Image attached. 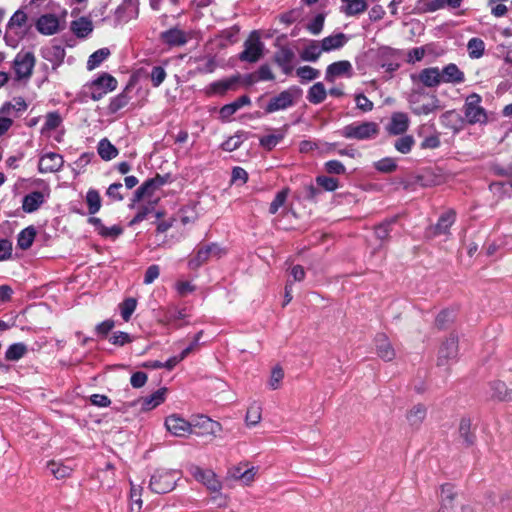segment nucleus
<instances>
[{
	"label": "nucleus",
	"mask_w": 512,
	"mask_h": 512,
	"mask_svg": "<svg viewBox=\"0 0 512 512\" xmlns=\"http://www.w3.org/2000/svg\"><path fill=\"white\" fill-rule=\"evenodd\" d=\"M327 96V91L322 82H317L313 84L307 93V100L312 104H320L322 103Z\"/></svg>",
	"instance_id": "38"
},
{
	"label": "nucleus",
	"mask_w": 512,
	"mask_h": 512,
	"mask_svg": "<svg viewBox=\"0 0 512 512\" xmlns=\"http://www.w3.org/2000/svg\"><path fill=\"white\" fill-rule=\"evenodd\" d=\"M36 237V230L33 226H28L20 231L17 236V245L22 250L29 249Z\"/></svg>",
	"instance_id": "39"
},
{
	"label": "nucleus",
	"mask_w": 512,
	"mask_h": 512,
	"mask_svg": "<svg viewBox=\"0 0 512 512\" xmlns=\"http://www.w3.org/2000/svg\"><path fill=\"white\" fill-rule=\"evenodd\" d=\"M59 19L54 14L41 15L36 22V29L43 35H53L59 31Z\"/></svg>",
	"instance_id": "18"
},
{
	"label": "nucleus",
	"mask_w": 512,
	"mask_h": 512,
	"mask_svg": "<svg viewBox=\"0 0 512 512\" xmlns=\"http://www.w3.org/2000/svg\"><path fill=\"white\" fill-rule=\"evenodd\" d=\"M47 469L56 479L69 477L73 471L72 467L54 460L47 463Z\"/></svg>",
	"instance_id": "41"
},
{
	"label": "nucleus",
	"mask_w": 512,
	"mask_h": 512,
	"mask_svg": "<svg viewBox=\"0 0 512 512\" xmlns=\"http://www.w3.org/2000/svg\"><path fill=\"white\" fill-rule=\"evenodd\" d=\"M456 492L454 486L451 483H445L441 486V504L443 507H452L453 502L456 498Z\"/></svg>",
	"instance_id": "49"
},
{
	"label": "nucleus",
	"mask_w": 512,
	"mask_h": 512,
	"mask_svg": "<svg viewBox=\"0 0 512 512\" xmlns=\"http://www.w3.org/2000/svg\"><path fill=\"white\" fill-rule=\"evenodd\" d=\"M454 312L449 309L442 310L436 317L435 323L438 328L444 329L454 320Z\"/></svg>",
	"instance_id": "61"
},
{
	"label": "nucleus",
	"mask_w": 512,
	"mask_h": 512,
	"mask_svg": "<svg viewBox=\"0 0 512 512\" xmlns=\"http://www.w3.org/2000/svg\"><path fill=\"white\" fill-rule=\"evenodd\" d=\"M375 347L378 356L384 361H391L395 357V350L385 334H377Z\"/></svg>",
	"instance_id": "22"
},
{
	"label": "nucleus",
	"mask_w": 512,
	"mask_h": 512,
	"mask_svg": "<svg viewBox=\"0 0 512 512\" xmlns=\"http://www.w3.org/2000/svg\"><path fill=\"white\" fill-rule=\"evenodd\" d=\"M288 194H289V189L284 188L275 195L273 201L270 203V206H269L270 214L274 215L278 212L279 208H281L285 204Z\"/></svg>",
	"instance_id": "51"
},
{
	"label": "nucleus",
	"mask_w": 512,
	"mask_h": 512,
	"mask_svg": "<svg viewBox=\"0 0 512 512\" xmlns=\"http://www.w3.org/2000/svg\"><path fill=\"white\" fill-rule=\"evenodd\" d=\"M324 170L331 175L345 174L346 168L339 160H329L324 164Z\"/></svg>",
	"instance_id": "60"
},
{
	"label": "nucleus",
	"mask_w": 512,
	"mask_h": 512,
	"mask_svg": "<svg viewBox=\"0 0 512 512\" xmlns=\"http://www.w3.org/2000/svg\"><path fill=\"white\" fill-rule=\"evenodd\" d=\"M194 477L201 481L210 491L218 492L222 485L220 481L216 478V475L211 470H203L197 468Z\"/></svg>",
	"instance_id": "25"
},
{
	"label": "nucleus",
	"mask_w": 512,
	"mask_h": 512,
	"mask_svg": "<svg viewBox=\"0 0 512 512\" xmlns=\"http://www.w3.org/2000/svg\"><path fill=\"white\" fill-rule=\"evenodd\" d=\"M64 159L62 155L55 152H47L40 156L38 171L42 174L55 173L62 169Z\"/></svg>",
	"instance_id": "14"
},
{
	"label": "nucleus",
	"mask_w": 512,
	"mask_h": 512,
	"mask_svg": "<svg viewBox=\"0 0 512 512\" xmlns=\"http://www.w3.org/2000/svg\"><path fill=\"white\" fill-rule=\"evenodd\" d=\"M302 89L296 85L290 86L278 95L272 97L265 107V113L271 114L293 107L302 96Z\"/></svg>",
	"instance_id": "1"
},
{
	"label": "nucleus",
	"mask_w": 512,
	"mask_h": 512,
	"mask_svg": "<svg viewBox=\"0 0 512 512\" xmlns=\"http://www.w3.org/2000/svg\"><path fill=\"white\" fill-rule=\"evenodd\" d=\"M243 133H237L234 136L229 137L225 142L222 143L221 147L224 151L232 152L238 149L243 142Z\"/></svg>",
	"instance_id": "62"
},
{
	"label": "nucleus",
	"mask_w": 512,
	"mask_h": 512,
	"mask_svg": "<svg viewBox=\"0 0 512 512\" xmlns=\"http://www.w3.org/2000/svg\"><path fill=\"white\" fill-rule=\"evenodd\" d=\"M482 98L477 93L470 94L464 104V114L470 124L485 123L487 114L481 106Z\"/></svg>",
	"instance_id": "5"
},
{
	"label": "nucleus",
	"mask_w": 512,
	"mask_h": 512,
	"mask_svg": "<svg viewBox=\"0 0 512 512\" xmlns=\"http://www.w3.org/2000/svg\"><path fill=\"white\" fill-rule=\"evenodd\" d=\"M323 52L317 41H311L300 53L303 61L316 62Z\"/></svg>",
	"instance_id": "42"
},
{
	"label": "nucleus",
	"mask_w": 512,
	"mask_h": 512,
	"mask_svg": "<svg viewBox=\"0 0 512 512\" xmlns=\"http://www.w3.org/2000/svg\"><path fill=\"white\" fill-rule=\"evenodd\" d=\"M192 434L197 436H216L222 429L219 422L212 420L208 416L198 415L191 423Z\"/></svg>",
	"instance_id": "10"
},
{
	"label": "nucleus",
	"mask_w": 512,
	"mask_h": 512,
	"mask_svg": "<svg viewBox=\"0 0 512 512\" xmlns=\"http://www.w3.org/2000/svg\"><path fill=\"white\" fill-rule=\"evenodd\" d=\"M246 424L248 426H255L261 420V407L258 404H252L246 412Z\"/></svg>",
	"instance_id": "57"
},
{
	"label": "nucleus",
	"mask_w": 512,
	"mask_h": 512,
	"mask_svg": "<svg viewBox=\"0 0 512 512\" xmlns=\"http://www.w3.org/2000/svg\"><path fill=\"white\" fill-rule=\"evenodd\" d=\"M421 82L425 87L432 88L441 84L440 69L438 67H429L422 69L417 76H412Z\"/></svg>",
	"instance_id": "19"
},
{
	"label": "nucleus",
	"mask_w": 512,
	"mask_h": 512,
	"mask_svg": "<svg viewBox=\"0 0 512 512\" xmlns=\"http://www.w3.org/2000/svg\"><path fill=\"white\" fill-rule=\"evenodd\" d=\"M169 175L156 174L155 177L147 179L134 192L131 207L141 201L144 197L152 196L153 193L167 183Z\"/></svg>",
	"instance_id": "8"
},
{
	"label": "nucleus",
	"mask_w": 512,
	"mask_h": 512,
	"mask_svg": "<svg viewBox=\"0 0 512 512\" xmlns=\"http://www.w3.org/2000/svg\"><path fill=\"white\" fill-rule=\"evenodd\" d=\"M284 138L282 133L279 134H269L260 138L259 143L260 146L264 149L270 151L275 148Z\"/></svg>",
	"instance_id": "52"
},
{
	"label": "nucleus",
	"mask_w": 512,
	"mask_h": 512,
	"mask_svg": "<svg viewBox=\"0 0 512 512\" xmlns=\"http://www.w3.org/2000/svg\"><path fill=\"white\" fill-rule=\"evenodd\" d=\"M97 152L104 161L114 159L119 153L118 149L107 138H103L98 142Z\"/></svg>",
	"instance_id": "36"
},
{
	"label": "nucleus",
	"mask_w": 512,
	"mask_h": 512,
	"mask_svg": "<svg viewBox=\"0 0 512 512\" xmlns=\"http://www.w3.org/2000/svg\"><path fill=\"white\" fill-rule=\"evenodd\" d=\"M27 109V104L22 97L13 99L12 102H6L0 109V113L4 115H13L16 117L18 113L24 112Z\"/></svg>",
	"instance_id": "37"
},
{
	"label": "nucleus",
	"mask_w": 512,
	"mask_h": 512,
	"mask_svg": "<svg viewBox=\"0 0 512 512\" xmlns=\"http://www.w3.org/2000/svg\"><path fill=\"white\" fill-rule=\"evenodd\" d=\"M346 4L344 12L347 16H354L361 14L367 10V3L365 0H341Z\"/></svg>",
	"instance_id": "45"
},
{
	"label": "nucleus",
	"mask_w": 512,
	"mask_h": 512,
	"mask_svg": "<svg viewBox=\"0 0 512 512\" xmlns=\"http://www.w3.org/2000/svg\"><path fill=\"white\" fill-rule=\"evenodd\" d=\"M348 41L347 36L339 32L334 35L327 36L321 40V48L323 52H330L342 48Z\"/></svg>",
	"instance_id": "29"
},
{
	"label": "nucleus",
	"mask_w": 512,
	"mask_h": 512,
	"mask_svg": "<svg viewBox=\"0 0 512 512\" xmlns=\"http://www.w3.org/2000/svg\"><path fill=\"white\" fill-rule=\"evenodd\" d=\"M441 83L461 84L465 81L464 72L454 63H449L440 70Z\"/></svg>",
	"instance_id": "20"
},
{
	"label": "nucleus",
	"mask_w": 512,
	"mask_h": 512,
	"mask_svg": "<svg viewBox=\"0 0 512 512\" xmlns=\"http://www.w3.org/2000/svg\"><path fill=\"white\" fill-rule=\"evenodd\" d=\"M35 66V56L32 52L18 53L14 59V71L18 80H28Z\"/></svg>",
	"instance_id": "11"
},
{
	"label": "nucleus",
	"mask_w": 512,
	"mask_h": 512,
	"mask_svg": "<svg viewBox=\"0 0 512 512\" xmlns=\"http://www.w3.org/2000/svg\"><path fill=\"white\" fill-rule=\"evenodd\" d=\"M459 436L463 439L466 446H472L475 443L476 436L471 431V420L469 418H462L459 424Z\"/></svg>",
	"instance_id": "40"
},
{
	"label": "nucleus",
	"mask_w": 512,
	"mask_h": 512,
	"mask_svg": "<svg viewBox=\"0 0 512 512\" xmlns=\"http://www.w3.org/2000/svg\"><path fill=\"white\" fill-rule=\"evenodd\" d=\"M251 103V100L249 96L242 95L239 98H237L235 101L226 104L221 107L220 109V117L222 119H229L232 115H234L240 108L243 106L249 105Z\"/></svg>",
	"instance_id": "30"
},
{
	"label": "nucleus",
	"mask_w": 512,
	"mask_h": 512,
	"mask_svg": "<svg viewBox=\"0 0 512 512\" xmlns=\"http://www.w3.org/2000/svg\"><path fill=\"white\" fill-rule=\"evenodd\" d=\"M110 55V50L108 48H101L93 52L87 61V69L89 71L94 70L100 64L105 61Z\"/></svg>",
	"instance_id": "44"
},
{
	"label": "nucleus",
	"mask_w": 512,
	"mask_h": 512,
	"mask_svg": "<svg viewBox=\"0 0 512 512\" xmlns=\"http://www.w3.org/2000/svg\"><path fill=\"white\" fill-rule=\"evenodd\" d=\"M426 414L427 408L423 404H417L407 412L406 418L410 426L419 428L424 421Z\"/></svg>",
	"instance_id": "34"
},
{
	"label": "nucleus",
	"mask_w": 512,
	"mask_h": 512,
	"mask_svg": "<svg viewBox=\"0 0 512 512\" xmlns=\"http://www.w3.org/2000/svg\"><path fill=\"white\" fill-rule=\"evenodd\" d=\"M491 397L499 401H512V389H508L502 381H494L490 384Z\"/></svg>",
	"instance_id": "35"
},
{
	"label": "nucleus",
	"mask_w": 512,
	"mask_h": 512,
	"mask_svg": "<svg viewBox=\"0 0 512 512\" xmlns=\"http://www.w3.org/2000/svg\"><path fill=\"white\" fill-rule=\"evenodd\" d=\"M167 74L165 69L162 66H154L152 67L150 73V80L153 87H159L165 80Z\"/></svg>",
	"instance_id": "59"
},
{
	"label": "nucleus",
	"mask_w": 512,
	"mask_h": 512,
	"mask_svg": "<svg viewBox=\"0 0 512 512\" xmlns=\"http://www.w3.org/2000/svg\"><path fill=\"white\" fill-rule=\"evenodd\" d=\"M374 168L381 173H391L397 169L395 159L391 157L382 158L374 163Z\"/></svg>",
	"instance_id": "53"
},
{
	"label": "nucleus",
	"mask_w": 512,
	"mask_h": 512,
	"mask_svg": "<svg viewBox=\"0 0 512 512\" xmlns=\"http://www.w3.org/2000/svg\"><path fill=\"white\" fill-rule=\"evenodd\" d=\"M296 75L301 79V82H307L318 78L320 71L311 66H301L297 68Z\"/></svg>",
	"instance_id": "54"
},
{
	"label": "nucleus",
	"mask_w": 512,
	"mask_h": 512,
	"mask_svg": "<svg viewBox=\"0 0 512 512\" xmlns=\"http://www.w3.org/2000/svg\"><path fill=\"white\" fill-rule=\"evenodd\" d=\"M44 202V194L41 191H33L23 197L22 209L26 213H33L37 211Z\"/></svg>",
	"instance_id": "27"
},
{
	"label": "nucleus",
	"mask_w": 512,
	"mask_h": 512,
	"mask_svg": "<svg viewBox=\"0 0 512 512\" xmlns=\"http://www.w3.org/2000/svg\"><path fill=\"white\" fill-rule=\"evenodd\" d=\"M129 91H130V87L127 86L121 93H119L115 97L111 98L109 106H108V112L110 114H115L128 105V103L131 100Z\"/></svg>",
	"instance_id": "33"
},
{
	"label": "nucleus",
	"mask_w": 512,
	"mask_h": 512,
	"mask_svg": "<svg viewBox=\"0 0 512 512\" xmlns=\"http://www.w3.org/2000/svg\"><path fill=\"white\" fill-rule=\"evenodd\" d=\"M42 57L51 63L52 69L56 70L64 61L66 52L63 46L53 44L41 49Z\"/></svg>",
	"instance_id": "16"
},
{
	"label": "nucleus",
	"mask_w": 512,
	"mask_h": 512,
	"mask_svg": "<svg viewBox=\"0 0 512 512\" xmlns=\"http://www.w3.org/2000/svg\"><path fill=\"white\" fill-rule=\"evenodd\" d=\"M264 44L256 31L244 42V50L239 54V60L248 63L257 62L263 55Z\"/></svg>",
	"instance_id": "7"
},
{
	"label": "nucleus",
	"mask_w": 512,
	"mask_h": 512,
	"mask_svg": "<svg viewBox=\"0 0 512 512\" xmlns=\"http://www.w3.org/2000/svg\"><path fill=\"white\" fill-rule=\"evenodd\" d=\"M456 220V213L454 210H448L440 215L437 223L433 227L434 235H445L449 232L450 227Z\"/></svg>",
	"instance_id": "28"
},
{
	"label": "nucleus",
	"mask_w": 512,
	"mask_h": 512,
	"mask_svg": "<svg viewBox=\"0 0 512 512\" xmlns=\"http://www.w3.org/2000/svg\"><path fill=\"white\" fill-rule=\"evenodd\" d=\"M180 478L177 470L157 469L151 476L149 487L157 494H165L172 491Z\"/></svg>",
	"instance_id": "3"
},
{
	"label": "nucleus",
	"mask_w": 512,
	"mask_h": 512,
	"mask_svg": "<svg viewBox=\"0 0 512 512\" xmlns=\"http://www.w3.org/2000/svg\"><path fill=\"white\" fill-rule=\"evenodd\" d=\"M315 181L319 187L327 192H333L339 188V180L334 177L319 175Z\"/></svg>",
	"instance_id": "50"
},
{
	"label": "nucleus",
	"mask_w": 512,
	"mask_h": 512,
	"mask_svg": "<svg viewBox=\"0 0 512 512\" xmlns=\"http://www.w3.org/2000/svg\"><path fill=\"white\" fill-rule=\"evenodd\" d=\"M325 17L323 14H317L313 20L307 25L308 31L313 35H318L324 26Z\"/></svg>",
	"instance_id": "64"
},
{
	"label": "nucleus",
	"mask_w": 512,
	"mask_h": 512,
	"mask_svg": "<svg viewBox=\"0 0 512 512\" xmlns=\"http://www.w3.org/2000/svg\"><path fill=\"white\" fill-rule=\"evenodd\" d=\"M485 44L482 39L474 37L468 41L467 50L472 59L480 58L484 54Z\"/></svg>",
	"instance_id": "47"
},
{
	"label": "nucleus",
	"mask_w": 512,
	"mask_h": 512,
	"mask_svg": "<svg viewBox=\"0 0 512 512\" xmlns=\"http://www.w3.org/2000/svg\"><path fill=\"white\" fill-rule=\"evenodd\" d=\"M463 0H427L423 2V10L425 12H436L442 9H458L461 7Z\"/></svg>",
	"instance_id": "26"
},
{
	"label": "nucleus",
	"mask_w": 512,
	"mask_h": 512,
	"mask_svg": "<svg viewBox=\"0 0 512 512\" xmlns=\"http://www.w3.org/2000/svg\"><path fill=\"white\" fill-rule=\"evenodd\" d=\"M409 127V118L406 113L395 112L392 114L387 130L392 135L405 133Z\"/></svg>",
	"instance_id": "21"
},
{
	"label": "nucleus",
	"mask_w": 512,
	"mask_h": 512,
	"mask_svg": "<svg viewBox=\"0 0 512 512\" xmlns=\"http://www.w3.org/2000/svg\"><path fill=\"white\" fill-rule=\"evenodd\" d=\"M109 341L116 346H124L125 344L131 343L133 341V337L123 331H116L110 337Z\"/></svg>",
	"instance_id": "63"
},
{
	"label": "nucleus",
	"mask_w": 512,
	"mask_h": 512,
	"mask_svg": "<svg viewBox=\"0 0 512 512\" xmlns=\"http://www.w3.org/2000/svg\"><path fill=\"white\" fill-rule=\"evenodd\" d=\"M295 58V52L288 46H280L273 55L274 63L285 75H290L294 70Z\"/></svg>",
	"instance_id": "12"
},
{
	"label": "nucleus",
	"mask_w": 512,
	"mask_h": 512,
	"mask_svg": "<svg viewBox=\"0 0 512 512\" xmlns=\"http://www.w3.org/2000/svg\"><path fill=\"white\" fill-rule=\"evenodd\" d=\"M62 118L58 112H50L46 115L43 131H52L60 126Z\"/></svg>",
	"instance_id": "58"
},
{
	"label": "nucleus",
	"mask_w": 512,
	"mask_h": 512,
	"mask_svg": "<svg viewBox=\"0 0 512 512\" xmlns=\"http://www.w3.org/2000/svg\"><path fill=\"white\" fill-rule=\"evenodd\" d=\"M166 429L174 436L185 437L192 434V425L178 415H170L165 419Z\"/></svg>",
	"instance_id": "15"
},
{
	"label": "nucleus",
	"mask_w": 512,
	"mask_h": 512,
	"mask_svg": "<svg viewBox=\"0 0 512 512\" xmlns=\"http://www.w3.org/2000/svg\"><path fill=\"white\" fill-rule=\"evenodd\" d=\"M86 203L89 214H96L101 208V197L99 192L95 189H89L86 194Z\"/></svg>",
	"instance_id": "46"
},
{
	"label": "nucleus",
	"mask_w": 512,
	"mask_h": 512,
	"mask_svg": "<svg viewBox=\"0 0 512 512\" xmlns=\"http://www.w3.org/2000/svg\"><path fill=\"white\" fill-rule=\"evenodd\" d=\"M27 14L22 10H17L9 19L5 34V40L8 45L15 47L18 40L23 38L27 32Z\"/></svg>",
	"instance_id": "4"
},
{
	"label": "nucleus",
	"mask_w": 512,
	"mask_h": 512,
	"mask_svg": "<svg viewBox=\"0 0 512 512\" xmlns=\"http://www.w3.org/2000/svg\"><path fill=\"white\" fill-rule=\"evenodd\" d=\"M237 81H238V77H231V78H227V79H221L218 81H214L206 87L205 93L208 96L224 95L227 91H229L233 88V86L237 83Z\"/></svg>",
	"instance_id": "24"
},
{
	"label": "nucleus",
	"mask_w": 512,
	"mask_h": 512,
	"mask_svg": "<svg viewBox=\"0 0 512 512\" xmlns=\"http://www.w3.org/2000/svg\"><path fill=\"white\" fill-rule=\"evenodd\" d=\"M27 351V346L24 343H14L7 348L5 359L8 361H18L25 356Z\"/></svg>",
	"instance_id": "43"
},
{
	"label": "nucleus",
	"mask_w": 512,
	"mask_h": 512,
	"mask_svg": "<svg viewBox=\"0 0 512 512\" xmlns=\"http://www.w3.org/2000/svg\"><path fill=\"white\" fill-rule=\"evenodd\" d=\"M90 98L94 101H99L108 92L114 91L117 88V80L108 73H102L94 79L89 85Z\"/></svg>",
	"instance_id": "6"
},
{
	"label": "nucleus",
	"mask_w": 512,
	"mask_h": 512,
	"mask_svg": "<svg viewBox=\"0 0 512 512\" xmlns=\"http://www.w3.org/2000/svg\"><path fill=\"white\" fill-rule=\"evenodd\" d=\"M167 388L163 387L152 393L151 395L141 399L142 410L149 411L165 401Z\"/></svg>",
	"instance_id": "32"
},
{
	"label": "nucleus",
	"mask_w": 512,
	"mask_h": 512,
	"mask_svg": "<svg viewBox=\"0 0 512 512\" xmlns=\"http://www.w3.org/2000/svg\"><path fill=\"white\" fill-rule=\"evenodd\" d=\"M222 249L216 243L199 246L195 249L194 255L188 261V267L192 270L198 269L208 261L211 256H220Z\"/></svg>",
	"instance_id": "9"
},
{
	"label": "nucleus",
	"mask_w": 512,
	"mask_h": 512,
	"mask_svg": "<svg viewBox=\"0 0 512 512\" xmlns=\"http://www.w3.org/2000/svg\"><path fill=\"white\" fill-rule=\"evenodd\" d=\"M397 218H391L388 220L383 221L382 223L375 226V235L380 240H385L388 238L390 232H391V226L396 222Z\"/></svg>",
	"instance_id": "55"
},
{
	"label": "nucleus",
	"mask_w": 512,
	"mask_h": 512,
	"mask_svg": "<svg viewBox=\"0 0 512 512\" xmlns=\"http://www.w3.org/2000/svg\"><path fill=\"white\" fill-rule=\"evenodd\" d=\"M413 145H414V138L411 135L402 136V137L398 138L394 143L395 149L402 154L409 153L411 151Z\"/></svg>",
	"instance_id": "56"
},
{
	"label": "nucleus",
	"mask_w": 512,
	"mask_h": 512,
	"mask_svg": "<svg viewBox=\"0 0 512 512\" xmlns=\"http://www.w3.org/2000/svg\"><path fill=\"white\" fill-rule=\"evenodd\" d=\"M336 133L346 139L369 140L378 135L379 127L375 122H355L344 126Z\"/></svg>",
	"instance_id": "2"
},
{
	"label": "nucleus",
	"mask_w": 512,
	"mask_h": 512,
	"mask_svg": "<svg viewBox=\"0 0 512 512\" xmlns=\"http://www.w3.org/2000/svg\"><path fill=\"white\" fill-rule=\"evenodd\" d=\"M160 40L170 47H179L188 42V36L183 30L173 27L161 32Z\"/></svg>",
	"instance_id": "17"
},
{
	"label": "nucleus",
	"mask_w": 512,
	"mask_h": 512,
	"mask_svg": "<svg viewBox=\"0 0 512 512\" xmlns=\"http://www.w3.org/2000/svg\"><path fill=\"white\" fill-rule=\"evenodd\" d=\"M352 72V65L347 60H341L328 65L325 73V80L333 82L336 77L348 74Z\"/></svg>",
	"instance_id": "23"
},
{
	"label": "nucleus",
	"mask_w": 512,
	"mask_h": 512,
	"mask_svg": "<svg viewBox=\"0 0 512 512\" xmlns=\"http://www.w3.org/2000/svg\"><path fill=\"white\" fill-rule=\"evenodd\" d=\"M458 355V338L451 335L442 343L438 352L437 365L445 366L457 358Z\"/></svg>",
	"instance_id": "13"
},
{
	"label": "nucleus",
	"mask_w": 512,
	"mask_h": 512,
	"mask_svg": "<svg viewBox=\"0 0 512 512\" xmlns=\"http://www.w3.org/2000/svg\"><path fill=\"white\" fill-rule=\"evenodd\" d=\"M137 307V300L133 297L126 298L119 304L120 314L125 322H128L135 312Z\"/></svg>",
	"instance_id": "48"
},
{
	"label": "nucleus",
	"mask_w": 512,
	"mask_h": 512,
	"mask_svg": "<svg viewBox=\"0 0 512 512\" xmlns=\"http://www.w3.org/2000/svg\"><path fill=\"white\" fill-rule=\"evenodd\" d=\"M70 28L78 38H86L93 31V24L87 17H80L71 22Z\"/></svg>",
	"instance_id": "31"
}]
</instances>
